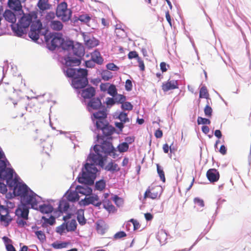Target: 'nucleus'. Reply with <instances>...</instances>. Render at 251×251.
<instances>
[{
	"label": "nucleus",
	"instance_id": "1",
	"mask_svg": "<svg viewBox=\"0 0 251 251\" xmlns=\"http://www.w3.org/2000/svg\"><path fill=\"white\" fill-rule=\"evenodd\" d=\"M100 170L94 165L86 162L83 164L81 172L78 174L76 180L83 185H77V192L86 197L92 194L93 189L90 187L94 183L96 177L100 175Z\"/></svg>",
	"mask_w": 251,
	"mask_h": 251
},
{
	"label": "nucleus",
	"instance_id": "2",
	"mask_svg": "<svg viewBox=\"0 0 251 251\" xmlns=\"http://www.w3.org/2000/svg\"><path fill=\"white\" fill-rule=\"evenodd\" d=\"M60 49L68 51L67 54L64 56L65 64L67 66L74 67L81 64L85 54V49L81 44L77 43L75 46L73 40L64 38Z\"/></svg>",
	"mask_w": 251,
	"mask_h": 251
},
{
	"label": "nucleus",
	"instance_id": "3",
	"mask_svg": "<svg viewBox=\"0 0 251 251\" xmlns=\"http://www.w3.org/2000/svg\"><path fill=\"white\" fill-rule=\"evenodd\" d=\"M96 140L94 141V145H98L97 148L101 150V152L104 154V155L101 157V160L105 162L109 156L115 159L119 154L117 153L119 151L120 153L125 152L127 151L129 148V145L127 143L123 142L120 143L116 148L113 145L112 142L110 140L111 138H105L101 134H97L95 136Z\"/></svg>",
	"mask_w": 251,
	"mask_h": 251
},
{
	"label": "nucleus",
	"instance_id": "4",
	"mask_svg": "<svg viewBox=\"0 0 251 251\" xmlns=\"http://www.w3.org/2000/svg\"><path fill=\"white\" fill-rule=\"evenodd\" d=\"M65 76L72 79L71 86L76 90L77 93L80 90L88 85V70L85 68H75L69 67L63 69Z\"/></svg>",
	"mask_w": 251,
	"mask_h": 251
},
{
	"label": "nucleus",
	"instance_id": "5",
	"mask_svg": "<svg viewBox=\"0 0 251 251\" xmlns=\"http://www.w3.org/2000/svg\"><path fill=\"white\" fill-rule=\"evenodd\" d=\"M86 103L87 110L91 113V118L94 129H96L105 119H107V108L99 99L95 97L88 100Z\"/></svg>",
	"mask_w": 251,
	"mask_h": 251
},
{
	"label": "nucleus",
	"instance_id": "6",
	"mask_svg": "<svg viewBox=\"0 0 251 251\" xmlns=\"http://www.w3.org/2000/svg\"><path fill=\"white\" fill-rule=\"evenodd\" d=\"M98 146V145H93L91 146L90 149V152L87 157L86 161H90L96 167V166H99L101 169L112 173L119 172L120 170V168L118 167V164L114 163L112 160L105 166L107 159L105 160V162L104 161V162L103 160H101L100 155L102 156L104 155V154L101 152L100 149L97 148Z\"/></svg>",
	"mask_w": 251,
	"mask_h": 251
},
{
	"label": "nucleus",
	"instance_id": "7",
	"mask_svg": "<svg viewBox=\"0 0 251 251\" xmlns=\"http://www.w3.org/2000/svg\"><path fill=\"white\" fill-rule=\"evenodd\" d=\"M122 122H115L114 125L115 127L118 129H115L114 127L111 125L107 119H105L99 125V127H97L96 129H93L92 130L97 135V134H100V132L101 131V136L104 137L105 138H111L112 135L114 133L117 134H120L123 132V128L125 127V124Z\"/></svg>",
	"mask_w": 251,
	"mask_h": 251
},
{
	"label": "nucleus",
	"instance_id": "8",
	"mask_svg": "<svg viewBox=\"0 0 251 251\" xmlns=\"http://www.w3.org/2000/svg\"><path fill=\"white\" fill-rule=\"evenodd\" d=\"M29 197L27 204L30 205L31 209L37 210L43 214H51L53 211V206L50 203H44L38 205L41 202H45V201L33 191Z\"/></svg>",
	"mask_w": 251,
	"mask_h": 251
},
{
	"label": "nucleus",
	"instance_id": "9",
	"mask_svg": "<svg viewBox=\"0 0 251 251\" xmlns=\"http://www.w3.org/2000/svg\"><path fill=\"white\" fill-rule=\"evenodd\" d=\"M56 16L63 23H66L72 17L73 11L68 8V4L65 0L58 3L55 9Z\"/></svg>",
	"mask_w": 251,
	"mask_h": 251
},
{
	"label": "nucleus",
	"instance_id": "10",
	"mask_svg": "<svg viewBox=\"0 0 251 251\" xmlns=\"http://www.w3.org/2000/svg\"><path fill=\"white\" fill-rule=\"evenodd\" d=\"M12 192H9L5 194L6 198L7 199H12L16 197H19L21 203L23 205L27 204L29 200V196L30 193H26V189L22 186H20L18 190H12Z\"/></svg>",
	"mask_w": 251,
	"mask_h": 251
},
{
	"label": "nucleus",
	"instance_id": "11",
	"mask_svg": "<svg viewBox=\"0 0 251 251\" xmlns=\"http://www.w3.org/2000/svg\"><path fill=\"white\" fill-rule=\"evenodd\" d=\"M11 170L14 173L16 176L15 179H14L11 182L9 183L8 188L9 190H18L20 186H22L23 188L26 189V193H31L33 191L23 180H21L20 177L16 173L14 170L11 168Z\"/></svg>",
	"mask_w": 251,
	"mask_h": 251
},
{
	"label": "nucleus",
	"instance_id": "12",
	"mask_svg": "<svg viewBox=\"0 0 251 251\" xmlns=\"http://www.w3.org/2000/svg\"><path fill=\"white\" fill-rule=\"evenodd\" d=\"M24 14V12H18L16 11L6 9L3 12L2 15L4 20L11 24H15L17 19Z\"/></svg>",
	"mask_w": 251,
	"mask_h": 251
},
{
	"label": "nucleus",
	"instance_id": "13",
	"mask_svg": "<svg viewBox=\"0 0 251 251\" xmlns=\"http://www.w3.org/2000/svg\"><path fill=\"white\" fill-rule=\"evenodd\" d=\"M64 41L63 34L60 32L54 33L50 41V46L49 47L50 50H54L56 49H60V46Z\"/></svg>",
	"mask_w": 251,
	"mask_h": 251
},
{
	"label": "nucleus",
	"instance_id": "14",
	"mask_svg": "<svg viewBox=\"0 0 251 251\" xmlns=\"http://www.w3.org/2000/svg\"><path fill=\"white\" fill-rule=\"evenodd\" d=\"M46 15L43 18L44 32H42L41 35H45L50 30L49 24L54 21L56 16V12L50 11L45 12Z\"/></svg>",
	"mask_w": 251,
	"mask_h": 251
},
{
	"label": "nucleus",
	"instance_id": "15",
	"mask_svg": "<svg viewBox=\"0 0 251 251\" xmlns=\"http://www.w3.org/2000/svg\"><path fill=\"white\" fill-rule=\"evenodd\" d=\"M82 35L85 46L89 49H91L98 46L100 44V41L94 36H90L82 32Z\"/></svg>",
	"mask_w": 251,
	"mask_h": 251
},
{
	"label": "nucleus",
	"instance_id": "16",
	"mask_svg": "<svg viewBox=\"0 0 251 251\" xmlns=\"http://www.w3.org/2000/svg\"><path fill=\"white\" fill-rule=\"evenodd\" d=\"M56 217H54L52 214H50L48 218L45 216H42L41 219L37 222L38 225L41 224L43 228L47 227V226H53L56 223Z\"/></svg>",
	"mask_w": 251,
	"mask_h": 251
},
{
	"label": "nucleus",
	"instance_id": "17",
	"mask_svg": "<svg viewBox=\"0 0 251 251\" xmlns=\"http://www.w3.org/2000/svg\"><path fill=\"white\" fill-rule=\"evenodd\" d=\"M81 97L84 99L90 100V99L94 97L96 94V89L94 87L88 84L86 87L80 90Z\"/></svg>",
	"mask_w": 251,
	"mask_h": 251
},
{
	"label": "nucleus",
	"instance_id": "18",
	"mask_svg": "<svg viewBox=\"0 0 251 251\" xmlns=\"http://www.w3.org/2000/svg\"><path fill=\"white\" fill-rule=\"evenodd\" d=\"M178 80H171L169 79L167 81L162 83V89L164 92L170 90L178 88Z\"/></svg>",
	"mask_w": 251,
	"mask_h": 251
},
{
	"label": "nucleus",
	"instance_id": "19",
	"mask_svg": "<svg viewBox=\"0 0 251 251\" xmlns=\"http://www.w3.org/2000/svg\"><path fill=\"white\" fill-rule=\"evenodd\" d=\"M11 30L14 34V35L19 37H22L24 34L26 33L25 29L26 28L23 27L22 25L19 23L16 24H11L10 25Z\"/></svg>",
	"mask_w": 251,
	"mask_h": 251
},
{
	"label": "nucleus",
	"instance_id": "20",
	"mask_svg": "<svg viewBox=\"0 0 251 251\" xmlns=\"http://www.w3.org/2000/svg\"><path fill=\"white\" fill-rule=\"evenodd\" d=\"M206 177L211 183L217 182L220 178V174L215 168L209 169L206 172Z\"/></svg>",
	"mask_w": 251,
	"mask_h": 251
},
{
	"label": "nucleus",
	"instance_id": "21",
	"mask_svg": "<svg viewBox=\"0 0 251 251\" xmlns=\"http://www.w3.org/2000/svg\"><path fill=\"white\" fill-rule=\"evenodd\" d=\"M37 6L38 7L41 16H43L45 14V11L51 8V5L49 3V0H38L37 3Z\"/></svg>",
	"mask_w": 251,
	"mask_h": 251
},
{
	"label": "nucleus",
	"instance_id": "22",
	"mask_svg": "<svg viewBox=\"0 0 251 251\" xmlns=\"http://www.w3.org/2000/svg\"><path fill=\"white\" fill-rule=\"evenodd\" d=\"M7 7L9 10L16 11L18 12H24L21 1L17 0H8Z\"/></svg>",
	"mask_w": 251,
	"mask_h": 251
},
{
	"label": "nucleus",
	"instance_id": "23",
	"mask_svg": "<svg viewBox=\"0 0 251 251\" xmlns=\"http://www.w3.org/2000/svg\"><path fill=\"white\" fill-rule=\"evenodd\" d=\"M87 197L88 203L87 204H92L96 207H100L101 205V201H100V198L98 195L95 193H92Z\"/></svg>",
	"mask_w": 251,
	"mask_h": 251
},
{
	"label": "nucleus",
	"instance_id": "24",
	"mask_svg": "<svg viewBox=\"0 0 251 251\" xmlns=\"http://www.w3.org/2000/svg\"><path fill=\"white\" fill-rule=\"evenodd\" d=\"M114 118L116 119H118L120 122H122L124 123L130 122V119L127 116V113L123 111H117L114 115Z\"/></svg>",
	"mask_w": 251,
	"mask_h": 251
},
{
	"label": "nucleus",
	"instance_id": "25",
	"mask_svg": "<svg viewBox=\"0 0 251 251\" xmlns=\"http://www.w3.org/2000/svg\"><path fill=\"white\" fill-rule=\"evenodd\" d=\"M79 194V193L77 192L76 189L75 190L71 191L66 196L67 200L68 201L73 203L77 202L79 201L80 198Z\"/></svg>",
	"mask_w": 251,
	"mask_h": 251
},
{
	"label": "nucleus",
	"instance_id": "26",
	"mask_svg": "<svg viewBox=\"0 0 251 251\" xmlns=\"http://www.w3.org/2000/svg\"><path fill=\"white\" fill-rule=\"evenodd\" d=\"M18 19V23L25 28H28L30 24L32 23L27 14L25 13L24 12V14H22Z\"/></svg>",
	"mask_w": 251,
	"mask_h": 251
},
{
	"label": "nucleus",
	"instance_id": "27",
	"mask_svg": "<svg viewBox=\"0 0 251 251\" xmlns=\"http://www.w3.org/2000/svg\"><path fill=\"white\" fill-rule=\"evenodd\" d=\"M76 215V220L78 224L82 226L87 223V219L84 216V210L82 209H79L75 212Z\"/></svg>",
	"mask_w": 251,
	"mask_h": 251
},
{
	"label": "nucleus",
	"instance_id": "28",
	"mask_svg": "<svg viewBox=\"0 0 251 251\" xmlns=\"http://www.w3.org/2000/svg\"><path fill=\"white\" fill-rule=\"evenodd\" d=\"M72 245L70 241H56L51 244V246L55 249L66 248L68 245Z\"/></svg>",
	"mask_w": 251,
	"mask_h": 251
},
{
	"label": "nucleus",
	"instance_id": "29",
	"mask_svg": "<svg viewBox=\"0 0 251 251\" xmlns=\"http://www.w3.org/2000/svg\"><path fill=\"white\" fill-rule=\"evenodd\" d=\"M30 25L31 31H41V29H44V25L40 19L32 21Z\"/></svg>",
	"mask_w": 251,
	"mask_h": 251
},
{
	"label": "nucleus",
	"instance_id": "30",
	"mask_svg": "<svg viewBox=\"0 0 251 251\" xmlns=\"http://www.w3.org/2000/svg\"><path fill=\"white\" fill-rule=\"evenodd\" d=\"M77 224L75 219L66 222L67 232L75 231L77 228Z\"/></svg>",
	"mask_w": 251,
	"mask_h": 251
},
{
	"label": "nucleus",
	"instance_id": "31",
	"mask_svg": "<svg viewBox=\"0 0 251 251\" xmlns=\"http://www.w3.org/2000/svg\"><path fill=\"white\" fill-rule=\"evenodd\" d=\"M99 71V74L100 75L101 79L104 81H107L113 77L112 73L108 70H101Z\"/></svg>",
	"mask_w": 251,
	"mask_h": 251
},
{
	"label": "nucleus",
	"instance_id": "32",
	"mask_svg": "<svg viewBox=\"0 0 251 251\" xmlns=\"http://www.w3.org/2000/svg\"><path fill=\"white\" fill-rule=\"evenodd\" d=\"M54 31H60L63 27V25L59 20H54L49 24V27Z\"/></svg>",
	"mask_w": 251,
	"mask_h": 251
},
{
	"label": "nucleus",
	"instance_id": "33",
	"mask_svg": "<svg viewBox=\"0 0 251 251\" xmlns=\"http://www.w3.org/2000/svg\"><path fill=\"white\" fill-rule=\"evenodd\" d=\"M91 58L93 59L95 63L98 65H101L103 62V58L101 56L99 51H95L93 54L91 55Z\"/></svg>",
	"mask_w": 251,
	"mask_h": 251
},
{
	"label": "nucleus",
	"instance_id": "34",
	"mask_svg": "<svg viewBox=\"0 0 251 251\" xmlns=\"http://www.w3.org/2000/svg\"><path fill=\"white\" fill-rule=\"evenodd\" d=\"M106 225L102 220H99L96 223V229L98 232L101 235H103L105 233L106 228L104 227Z\"/></svg>",
	"mask_w": 251,
	"mask_h": 251
},
{
	"label": "nucleus",
	"instance_id": "35",
	"mask_svg": "<svg viewBox=\"0 0 251 251\" xmlns=\"http://www.w3.org/2000/svg\"><path fill=\"white\" fill-rule=\"evenodd\" d=\"M106 187V181L103 179H100L96 181L94 189L95 191H103Z\"/></svg>",
	"mask_w": 251,
	"mask_h": 251
},
{
	"label": "nucleus",
	"instance_id": "36",
	"mask_svg": "<svg viewBox=\"0 0 251 251\" xmlns=\"http://www.w3.org/2000/svg\"><path fill=\"white\" fill-rule=\"evenodd\" d=\"M42 31H30L28 32V37L32 40L34 42H37L39 39Z\"/></svg>",
	"mask_w": 251,
	"mask_h": 251
},
{
	"label": "nucleus",
	"instance_id": "37",
	"mask_svg": "<svg viewBox=\"0 0 251 251\" xmlns=\"http://www.w3.org/2000/svg\"><path fill=\"white\" fill-rule=\"evenodd\" d=\"M199 99H206L210 100L209 93L205 85L202 86L200 89Z\"/></svg>",
	"mask_w": 251,
	"mask_h": 251
},
{
	"label": "nucleus",
	"instance_id": "38",
	"mask_svg": "<svg viewBox=\"0 0 251 251\" xmlns=\"http://www.w3.org/2000/svg\"><path fill=\"white\" fill-rule=\"evenodd\" d=\"M13 218L10 215L6 216V214L5 215L1 214L0 215V221L1 222L4 223V225L5 226H8L11 222L13 220Z\"/></svg>",
	"mask_w": 251,
	"mask_h": 251
},
{
	"label": "nucleus",
	"instance_id": "39",
	"mask_svg": "<svg viewBox=\"0 0 251 251\" xmlns=\"http://www.w3.org/2000/svg\"><path fill=\"white\" fill-rule=\"evenodd\" d=\"M211 227L212 225H211L209 227H207L204 229L203 231L200 234L194 244L189 248V250H191L198 243V242H199L205 236V235H206L209 232Z\"/></svg>",
	"mask_w": 251,
	"mask_h": 251
},
{
	"label": "nucleus",
	"instance_id": "40",
	"mask_svg": "<svg viewBox=\"0 0 251 251\" xmlns=\"http://www.w3.org/2000/svg\"><path fill=\"white\" fill-rule=\"evenodd\" d=\"M58 207L59 208L62 210V211L67 212L68 210L70 207V205L66 200L62 198L59 201Z\"/></svg>",
	"mask_w": 251,
	"mask_h": 251
},
{
	"label": "nucleus",
	"instance_id": "41",
	"mask_svg": "<svg viewBox=\"0 0 251 251\" xmlns=\"http://www.w3.org/2000/svg\"><path fill=\"white\" fill-rule=\"evenodd\" d=\"M158 195V193L157 192H151L150 189V187H149L144 193V198L146 199L148 198L154 200L157 198Z\"/></svg>",
	"mask_w": 251,
	"mask_h": 251
},
{
	"label": "nucleus",
	"instance_id": "42",
	"mask_svg": "<svg viewBox=\"0 0 251 251\" xmlns=\"http://www.w3.org/2000/svg\"><path fill=\"white\" fill-rule=\"evenodd\" d=\"M156 167L157 172L160 177V180L163 182H165L166 178L165 176V173L164 172L163 168L159 164H156Z\"/></svg>",
	"mask_w": 251,
	"mask_h": 251
},
{
	"label": "nucleus",
	"instance_id": "43",
	"mask_svg": "<svg viewBox=\"0 0 251 251\" xmlns=\"http://www.w3.org/2000/svg\"><path fill=\"white\" fill-rule=\"evenodd\" d=\"M112 200L118 207L122 206L124 204V200L123 198L119 197L117 195H114L112 198Z\"/></svg>",
	"mask_w": 251,
	"mask_h": 251
},
{
	"label": "nucleus",
	"instance_id": "44",
	"mask_svg": "<svg viewBox=\"0 0 251 251\" xmlns=\"http://www.w3.org/2000/svg\"><path fill=\"white\" fill-rule=\"evenodd\" d=\"M114 99L115 100V103L119 104L124 102L126 100V98L124 95L118 93L114 97Z\"/></svg>",
	"mask_w": 251,
	"mask_h": 251
},
{
	"label": "nucleus",
	"instance_id": "45",
	"mask_svg": "<svg viewBox=\"0 0 251 251\" xmlns=\"http://www.w3.org/2000/svg\"><path fill=\"white\" fill-rule=\"evenodd\" d=\"M67 231L66 222H63L61 225L56 227L55 231L60 235H63Z\"/></svg>",
	"mask_w": 251,
	"mask_h": 251
},
{
	"label": "nucleus",
	"instance_id": "46",
	"mask_svg": "<svg viewBox=\"0 0 251 251\" xmlns=\"http://www.w3.org/2000/svg\"><path fill=\"white\" fill-rule=\"evenodd\" d=\"M26 206H29L30 205L28 204H24L23 205L22 203H21V204L18 206L15 211V215L17 218H20L21 213L23 211V209L26 208Z\"/></svg>",
	"mask_w": 251,
	"mask_h": 251
},
{
	"label": "nucleus",
	"instance_id": "47",
	"mask_svg": "<svg viewBox=\"0 0 251 251\" xmlns=\"http://www.w3.org/2000/svg\"><path fill=\"white\" fill-rule=\"evenodd\" d=\"M11 174V170L8 171L6 167L0 170V180L3 181L9 175Z\"/></svg>",
	"mask_w": 251,
	"mask_h": 251
},
{
	"label": "nucleus",
	"instance_id": "48",
	"mask_svg": "<svg viewBox=\"0 0 251 251\" xmlns=\"http://www.w3.org/2000/svg\"><path fill=\"white\" fill-rule=\"evenodd\" d=\"M211 123V121L206 118H203L201 116H199L197 119V124L199 125H202L203 126H206L207 125H210Z\"/></svg>",
	"mask_w": 251,
	"mask_h": 251
},
{
	"label": "nucleus",
	"instance_id": "49",
	"mask_svg": "<svg viewBox=\"0 0 251 251\" xmlns=\"http://www.w3.org/2000/svg\"><path fill=\"white\" fill-rule=\"evenodd\" d=\"M121 108L124 111L125 110L130 111L133 108V105L129 101H125L121 105Z\"/></svg>",
	"mask_w": 251,
	"mask_h": 251
},
{
	"label": "nucleus",
	"instance_id": "50",
	"mask_svg": "<svg viewBox=\"0 0 251 251\" xmlns=\"http://www.w3.org/2000/svg\"><path fill=\"white\" fill-rule=\"evenodd\" d=\"M107 93L113 97L116 96L117 94H118L116 86L113 84H111L109 85V88H108Z\"/></svg>",
	"mask_w": 251,
	"mask_h": 251
},
{
	"label": "nucleus",
	"instance_id": "51",
	"mask_svg": "<svg viewBox=\"0 0 251 251\" xmlns=\"http://www.w3.org/2000/svg\"><path fill=\"white\" fill-rule=\"evenodd\" d=\"M79 21L82 23L87 24L91 19V17L88 14H82L78 16Z\"/></svg>",
	"mask_w": 251,
	"mask_h": 251
},
{
	"label": "nucleus",
	"instance_id": "52",
	"mask_svg": "<svg viewBox=\"0 0 251 251\" xmlns=\"http://www.w3.org/2000/svg\"><path fill=\"white\" fill-rule=\"evenodd\" d=\"M29 17L30 21L32 22L34 20H37L38 19V12L37 10H33L30 11L28 13H26Z\"/></svg>",
	"mask_w": 251,
	"mask_h": 251
},
{
	"label": "nucleus",
	"instance_id": "53",
	"mask_svg": "<svg viewBox=\"0 0 251 251\" xmlns=\"http://www.w3.org/2000/svg\"><path fill=\"white\" fill-rule=\"evenodd\" d=\"M213 110L209 104H206L204 108V113L205 116L208 118H211L212 116Z\"/></svg>",
	"mask_w": 251,
	"mask_h": 251
},
{
	"label": "nucleus",
	"instance_id": "54",
	"mask_svg": "<svg viewBox=\"0 0 251 251\" xmlns=\"http://www.w3.org/2000/svg\"><path fill=\"white\" fill-rule=\"evenodd\" d=\"M35 234L40 242H43L46 240V235L42 230H37L35 231Z\"/></svg>",
	"mask_w": 251,
	"mask_h": 251
},
{
	"label": "nucleus",
	"instance_id": "55",
	"mask_svg": "<svg viewBox=\"0 0 251 251\" xmlns=\"http://www.w3.org/2000/svg\"><path fill=\"white\" fill-rule=\"evenodd\" d=\"M127 236L126 233L123 230H120L116 232L113 236V239L114 240L121 239Z\"/></svg>",
	"mask_w": 251,
	"mask_h": 251
},
{
	"label": "nucleus",
	"instance_id": "56",
	"mask_svg": "<svg viewBox=\"0 0 251 251\" xmlns=\"http://www.w3.org/2000/svg\"><path fill=\"white\" fill-rule=\"evenodd\" d=\"M110 203L109 206H107L105 204H103V208L106 209L108 212L115 213L117 211L116 207L111 203L110 201H108V204Z\"/></svg>",
	"mask_w": 251,
	"mask_h": 251
},
{
	"label": "nucleus",
	"instance_id": "57",
	"mask_svg": "<svg viewBox=\"0 0 251 251\" xmlns=\"http://www.w3.org/2000/svg\"><path fill=\"white\" fill-rule=\"evenodd\" d=\"M106 68L107 70L113 71H118L119 70V67L114 63H107L106 65Z\"/></svg>",
	"mask_w": 251,
	"mask_h": 251
},
{
	"label": "nucleus",
	"instance_id": "58",
	"mask_svg": "<svg viewBox=\"0 0 251 251\" xmlns=\"http://www.w3.org/2000/svg\"><path fill=\"white\" fill-rule=\"evenodd\" d=\"M64 212V211H62L60 208H59L58 207H57L56 208H54L53 207V211H52V212L53 213V216L54 217H56V219L59 217L61 215L63 214V213ZM65 213H66L65 212Z\"/></svg>",
	"mask_w": 251,
	"mask_h": 251
},
{
	"label": "nucleus",
	"instance_id": "59",
	"mask_svg": "<svg viewBox=\"0 0 251 251\" xmlns=\"http://www.w3.org/2000/svg\"><path fill=\"white\" fill-rule=\"evenodd\" d=\"M105 103L107 105L106 106V108H110L114 104H115V100L114 99V97H107L106 99V100L105 101Z\"/></svg>",
	"mask_w": 251,
	"mask_h": 251
},
{
	"label": "nucleus",
	"instance_id": "60",
	"mask_svg": "<svg viewBox=\"0 0 251 251\" xmlns=\"http://www.w3.org/2000/svg\"><path fill=\"white\" fill-rule=\"evenodd\" d=\"M84 66L87 68H93L95 66V63L91 57L90 59L85 61Z\"/></svg>",
	"mask_w": 251,
	"mask_h": 251
},
{
	"label": "nucleus",
	"instance_id": "61",
	"mask_svg": "<svg viewBox=\"0 0 251 251\" xmlns=\"http://www.w3.org/2000/svg\"><path fill=\"white\" fill-rule=\"evenodd\" d=\"M127 57L129 59H137L139 56L138 52L135 50L130 51L127 54Z\"/></svg>",
	"mask_w": 251,
	"mask_h": 251
},
{
	"label": "nucleus",
	"instance_id": "62",
	"mask_svg": "<svg viewBox=\"0 0 251 251\" xmlns=\"http://www.w3.org/2000/svg\"><path fill=\"white\" fill-rule=\"evenodd\" d=\"M194 202L195 204H197L201 207H203L204 206V201L199 197L195 198L194 199Z\"/></svg>",
	"mask_w": 251,
	"mask_h": 251
},
{
	"label": "nucleus",
	"instance_id": "63",
	"mask_svg": "<svg viewBox=\"0 0 251 251\" xmlns=\"http://www.w3.org/2000/svg\"><path fill=\"white\" fill-rule=\"evenodd\" d=\"M16 223L19 227H24L27 226L26 222L21 218H17Z\"/></svg>",
	"mask_w": 251,
	"mask_h": 251
},
{
	"label": "nucleus",
	"instance_id": "64",
	"mask_svg": "<svg viewBox=\"0 0 251 251\" xmlns=\"http://www.w3.org/2000/svg\"><path fill=\"white\" fill-rule=\"evenodd\" d=\"M129 222H131V224L133 225V230H137L140 227L141 225L137 220L131 219Z\"/></svg>",
	"mask_w": 251,
	"mask_h": 251
}]
</instances>
